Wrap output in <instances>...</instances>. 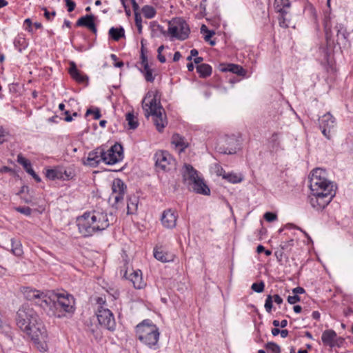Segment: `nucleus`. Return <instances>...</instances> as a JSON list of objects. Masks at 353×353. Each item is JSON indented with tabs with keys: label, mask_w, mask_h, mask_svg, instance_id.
Returning <instances> with one entry per match:
<instances>
[{
	"label": "nucleus",
	"mask_w": 353,
	"mask_h": 353,
	"mask_svg": "<svg viewBox=\"0 0 353 353\" xmlns=\"http://www.w3.org/2000/svg\"><path fill=\"white\" fill-rule=\"evenodd\" d=\"M15 321L17 327L31 338L40 351L46 350L47 330L33 308L22 305L17 312Z\"/></svg>",
	"instance_id": "1"
},
{
	"label": "nucleus",
	"mask_w": 353,
	"mask_h": 353,
	"mask_svg": "<svg viewBox=\"0 0 353 353\" xmlns=\"http://www.w3.org/2000/svg\"><path fill=\"white\" fill-rule=\"evenodd\" d=\"M326 171L322 168L312 170L310 177L311 195L310 203L316 210L324 209L336 194V186L326 178Z\"/></svg>",
	"instance_id": "2"
},
{
	"label": "nucleus",
	"mask_w": 353,
	"mask_h": 353,
	"mask_svg": "<svg viewBox=\"0 0 353 353\" xmlns=\"http://www.w3.org/2000/svg\"><path fill=\"white\" fill-rule=\"evenodd\" d=\"M45 308L49 307L52 314L61 318L67 312L72 314L74 312V299L68 293H53L48 295L44 300Z\"/></svg>",
	"instance_id": "3"
},
{
	"label": "nucleus",
	"mask_w": 353,
	"mask_h": 353,
	"mask_svg": "<svg viewBox=\"0 0 353 353\" xmlns=\"http://www.w3.org/2000/svg\"><path fill=\"white\" fill-rule=\"evenodd\" d=\"M135 330L139 340L143 343L150 347L157 344L159 338V329L151 320H143L136 326Z\"/></svg>",
	"instance_id": "4"
},
{
	"label": "nucleus",
	"mask_w": 353,
	"mask_h": 353,
	"mask_svg": "<svg viewBox=\"0 0 353 353\" xmlns=\"http://www.w3.org/2000/svg\"><path fill=\"white\" fill-rule=\"evenodd\" d=\"M350 32L342 23H337L333 30H326L325 38L327 47L332 48L338 46L340 49L350 47Z\"/></svg>",
	"instance_id": "5"
},
{
	"label": "nucleus",
	"mask_w": 353,
	"mask_h": 353,
	"mask_svg": "<svg viewBox=\"0 0 353 353\" xmlns=\"http://www.w3.org/2000/svg\"><path fill=\"white\" fill-rule=\"evenodd\" d=\"M184 181H188V185L196 194L210 195V190L204 180L199 177L197 171L190 164H185L183 168Z\"/></svg>",
	"instance_id": "6"
},
{
	"label": "nucleus",
	"mask_w": 353,
	"mask_h": 353,
	"mask_svg": "<svg viewBox=\"0 0 353 353\" xmlns=\"http://www.w3.org/2000/svg\"><path fill=\"white\" fill-rule=\"evenodd\" d=\"M90 219L89 214L87 212H84L83 215L77 217V225L80 234L83 237H90L99 231V225L97 227L94 223H92Z\"/></svg>",
	"instance_id": "7"
},
{
	"label": "nucleus",
	"mask_w": 353,
	"mask_h": 353,
	"mask_svg": "<svg viewBox=\"0 0 353 353\" xmlns=\"http://www.w3.org/2000/svg\"><path fill=\"white\" fill-rule=\"evenodd\" d=\"M89 214L90 219L92 223H94L97 227H99V231L101 232L107 229L110 224V222L113 221L114 216L112 213L109 214L110 219L108 217L107 212L102 210H93L92 211L87 212Z\"/></svg>",
	"instance_id": "8"
},
{
	"label": "nucleus",
	"mask_w": 353,
	"mask_h": 353,
	"mask_svg": "<svg viewBox=\"0 0 353 353\" xmlns=\"http://www.w3.org/2000/svg\"><path fill=\"white\" fill-rule=\"evenodd\" d=\"M151 92H148L142 101V107L145 112L144 114L146 117H148L150 114H157V112L160 110L165 112V110L160 102L159 92L156 91L151 101L149 103H145V100L148 98L151 97Z\"/></svg>",
	"instance_id": "9"
},
{
	"label": "nucleus",
	"mask_w": 353,
	"mask_h": 353,
	"mask_svg": "<svg viewBox=\"0 0 353 353\" xmlns=\"http://www.w3.org/2000/svg\"><path fill=\"white\" fill-rule=\"evenodd\" d=\"M154 159L157 170H161L167 172L175 166V160L168 151L160 150L157 152Z\"/></svg>",
	"instance_id": "10"
},
{
	"label": "nucleus",
	"mask_w": 353,
	"mask_h": 353,
	"mask_svg": "<svg viewBox=\"0 0 353 353\" xmlns=\"http://www.w3.org/2000/svg\"><path fill=\"white\" fill-rule=\"evenodd\" d=\"M97 316L99 323L101 326H103L105 328L112 332L115 330L116 322L112 312L109 309L99 306L97 310Z\"/></svg>",
	"instance_id": "11"
},
{
	"label": "nucleus",
	"mask_w": 353,
	"mask_h": 353,
	"mask_svg": "<svg viewBox=\"0 0 353 353\" xmlns=\"http://www.w3.org/2000/svg\"><path fill=\"white\" fill-rule=\"evenodd\" d=\"M123 158V148L121 144L116 143L107 151L104 150L102 161L108 165H113Z\"/></svg>",
	"instance_id": "12"
},
{
	"label": "nucleus",
	"mask_w": 353,
	"mask_h": 353,
	"mask_svg": "<svg viewBox=\"0 0 353 353\" xmlns=\"http://www.w3.org/2000/svg\"><path fill=\"white\" fill-rule=\"evenodd\" d=\"M239 140L235 136H227L224 139L223 144H219L216 149L221 154H234L236 153L237 150L239 148Z\"/></svg>",
	"instance_id": "13"
},
{
	"label": "nucleus",
	"mask_w": 353,
	"mask_h": 353,
	"mask_svg": "<svg viewBox=\"0 0 353 353\" xmlns=\"http://www.w3.org/2000/svg\"><path fill=\"white\" fill-rule=\"evenodd\" d=\"M334 123L335 119L329 112L325 114L319 119V125L321 132L327 139L331 138L330 130L334 128Z\"/></svg>",
	"instance_id": "14"
},
{
	"label": "nucleus",
	"mask_w": 353,
	"mask_h": 353,
	"mask_svg": "<svg viewBox=\"0 0 353 353\" xmlns=\"http://www.w3.org/2000/svg\"><path fill=\"white\" fill-rule=\"evenodd\" d=\"M23 292L26 299L29 301L37 300L36 303L45 308L44 300L48 299V294L29 287L24 288Z\"/></svg>",
	"instance_id": "15"
},
{
	"label": "nucleus",
	"mask_w": 353,
	"mask_h": 353,
	"mask_svg": "<svg viewBox=\"0 0 353 353\" xmlns=\"http://www.w3.org/2000/svg\"><path fill=\"white\" fill-rule=\"evenodd\" d=\"M126 188V185L121 179L117 178L113 180L112 185V195L114 196L113 206L123 200Z\"/></svg>",
	"instance_id": "16"
},
{
	"label": "nucleus",
	"mask_w": 353,
	"mask_h": 353,
	"mask_svg": "<svg viewBox=\"0 0 353 353\" xmlns=\"http://www.w3.org/2000/svg\"><path fill=\"white\" fill-rule=\"evenodd\" d=\"M103 155H104V150L101 148H97L89 152L87 159L83 160V164L94 168L97 167L102 161Z\"/></svg>",
	"instance_id": "17"
},
{
	"label": "nucleus",
	"mask_w": 353,
	"mask_h": 353,
	"mask_svg": "<svg viewBox=\"0 0 353 353\" xmlns=\"http://www.w3.org/2000/svg\"><path fill=\"white\" fill-rule=\"evenodd\" d=\"M177 216V213L172 209L164 210L161 219L162 225L167 228H174L176 224Z\"/></svg>",
	"instance_id": "18"
},
{
	"label": "nucleus",
	"mask_w": 353,
	"mask_h": 353,
	"mask_svg": "<svg viewBox=\"0 0 353 353\" xmlns=\"http://www.w3.org/2000/svg\"><path fill=\"white\" fill-rule=\"evenodd\" d=\"M219 70L221 72H230L242 77H245L247 73V71L241 65L234 63H221Z\"/></svg>",
	"instance_id": "19"
},
{
	"label": "nucleus",
	"mask_w": 353,
	"mask_h": 353,
	"mask_svg": "<svg viewBox=\"0 0 353 353\" xmlns=\"http://www.w3.org/2000/svg\"><path fill=\"white\" fill-rule=\"evenodd\" d=\"M124 276L132 283L134 288L136 289H142L145 285L142 279V272L140 270L133 271V272L130 274L129 276H128V272L125 271Z\"/></svg>",
	"instance_id": "20"
},
{
	"label": "nucleus",
	"mask_w": 353,
	"mask_h": 353,
	"mask_svg": "<svg viewBox=\"0 0 353 353\" xmlns=\"http://www.w3.org/2000/svg\"><path fill=\"white\" fill-rule=\"evenodd\" d=\"M68 72L72 78L78 83H88V77L86 74H83L80 70H78L77 65L74 61H71L70 63Z\"/></svg>",
	"instance_id": "21"
},
{
	"label": "nucleus",
	"mask_w": 353,
	"mask_h": 353,
	"mask_svg": "<svg viewBox=\"0 0 353 353\" xmlns=\"http://www.w3.org/2000/svg\"><path fill=\"white\" fill-rule=\"evenodd\" d=\"M17 162L23 167L26 172L30 174L37 182L39 183L41 181L40 176L36 174L28 159L23 157L21 154H19L17 157Z\"/></svg>",
	"instance_id": "22"
},
{
	"label": "nucleus",
	"mask_w": 353,
	"mask_h": 353,
	"mask_svg": "<svg viewBox=\"0 0 353 353\" xmlns=\"http://www.w3.org/2000/svg\"><path fill=\"white\" fill-rule=\"evenodd\" d=\"M154 256L157 260L162 263L173 261L174 258L173 254L164 251L161 248L154 249Z\"/></svg>",
	"instance_id": "23"
},
{
	"label": "nucleus",
	"mask_w": 353,
	"mask_h": 353,
	"mask_svg": "<svg viewBox=\"0 0 353 353\" xmlns=\"http://www.w3.org/2000/svg\"><path fill=\"white\" fill-rule=\"evenodd\" d=\"M177 21H179L178 26H179V40L183 41L188 38L190 29L189 27V25L186 22L185 20H184L183 18L179 17L177 19Z\"/></svg>",
	"instance_id": "24"
},
{
	"label": "nucleus",
	"mask_w": 353,
	"mask_h": 353,
	"mask_svg": "<svg viewBox=\"0 0 353 353\" xmlns=\"http://www.w3.org/2000/svg\"><path fill=\"white\" fill-rule=\"evenodd\" d=\"M176 17L168 21V30L167 31L168 35H170L172 38H175L179 40V21Z\"/></svg>",
	"instance_id": "25"
},
{
	"label": "nucleus",
	"mask_w": 353,
	"mask_h": 353,
	"mask_svg": "<svg viewBox=\"0 0 353 353\" xmlns=\"http://www.w3.org/2000/svg\"><path fill=\"white\" fill-rule=\"evenodd\" d=\"M336 336V333L333 330H325L321 336V340L325 345H327L331 347V345L334 343V340Z\"/></svg>",
	"instance_id": "26"
},
{
	"label": "nucleus",
	"mask_w": 353,
	"mask_h": 353,
	"mask_svg": "<svg viewBox=\"0 0 353 353\" xmlns=\"http://www.w3.org/2000/svg\"><path fill=\"white\" fill-rule=\"evenodd\" d=\"M163 110H159L157 114H151L154 117V122L159 132H162L167 124V121L163 117Z\"/></svg>",
	"instance_id": "27"
},
{
	"label": "nucleus",
	"mask_w": 353,
	"mask_h": 353,
	"mask_svg": "<svg viewBox=\"0 0 353 353\" xmlns=\"http://www.w3.org/2000/svg\"><path fill=\"white\" fill-rule=\"evenodd\" d=\"M274 6L279 14H287L288 9L290 7V1L289 0H275Z\"/></svg>",
	"instance_id": "28"
},
{
	"label": "nucleus",
	"mask_w": 353,
	"mask_h": 353,
	"mask_svg": "<svg viewBox=\"0 0 353 353\" xmlns=\"http://www.w3.org/2000/svg\"><path fill=\"white\" fill-rule=\"evenodd\" d=\"M172 143L176 148H180L181 151H183L188 147V143L185 142V138L177 133L172 135Z\"/></svg>",
	"instance_id": "29"
},
{
	"label": "nucleus",
	"mask_w": 353,
	"mask_h": 353,
	"mask_svg": "<svg viewBox=\"0 0 353 353\" xmlns=\"http://www.w3.org/2000/svg\"><path fill=\"white\" fill-rule=\"evenodd\" d=\"M96 19V17L93 14H86L85 16H83L80 17L77 23L76 26L79 27H85L88 28L90 26V24H92L94 23V21Z\"/></svg>",
	"instance_id": "30"
},
{
	"label": "nucleus",
	"mask_w": 353,
	"mask_h": 353,
	"mask_svg": "<svg viewBox=\"0 0 353 353\" xmlns=\"http://www.w3.org/2000/svg\"><path fill=\"white\" fill-rule=\"evenodd\" d=\"M109 37L115 41H119L121 38L125 37V30L123 27L119 28L112 27L108 32Z\"/></svg>",
	"instance_id": "31"
},
{
	"label": "nucleus",
	"mask_w": 353,
	"mask_h": 353,
	"mask_svg": "<svg viewBox=\"0 0 353 353\" xmlns=\"http://www.w3.org/2000/svg\"><path fill=\"white\" fill-rule=\"evenodd\" d=\"M150 29L151 30V37H159L157 32H159L161 34L166 37L168 36V32L165 31L163 26L159 24L157 21H153L150 23Z\"/></svg>",
	"instance_id": "32"
},
{
	"label": "nucleus",
	"mask_w": 353,
	"mask_h": 353,
	"mask_svg": "<svg viewBox=\"0 0 353 353\" xmlns=\"http://www.w3.org/2000/svg\"><path fill=\"white\" fill-rule=\"evenodd\" d=\"M212 68L207 63H201L196 66V72L201 78H207L212 74Z\"/></svg>",
	"instance_id": "33"
},
{
	"label": "nucleus",
	"mask_w": 353,
	"mask_h": 353,
	"mask_svg": "<svg viewBox=\"0 0 353 353\" xmlns=\"http://www.w3.org/2000/svg\"><path fill=\"white\" fill-rule=\"evenodd\" d=\"M139 199L136 196H131L128 200L127 210L128 214H134L138 208Z\"/></svg>",
	"instance_id": "34"
},
{
	"label": "nucleus",
	"mask_w": 353,
	"mask_h": 353,
	"mask_svg": "<svg viewBox=\"0 0 353 353\" xmlns=\"http://www.w3.org/2000/svg\"><path fill=\"white\" fill-rule=\"evenodd\" d=\"M220 175L223 176V179H226L228 181L232 183H240L243 180L241 175H238L235 173H226L224 170H221Z\"/></svg>",
	"instance_id": "35"
},
{
	"label": "nucleus",
	"mask_w": 353,
	"mask_h": 353,
	"mask_svg": "<svg viewBox=\"0 0 353 353\" xmlns=\"http://www.w3.org/2000/svg\"><path fill=\"white\" fill-rule=\"evenodd\" d=\"M11 252L17 256H21L23 254V248L20 241L15 239H11Z\"/></svg>",
	"instance_id": "36"
},
{
	"label": "nucleus",
	"mask_w": 353,
	"mask_h": 353,
	"mask_svg": "<svg viewBox=\"0 0 353 353\" xmlns=\"http://www.w3.org/2000/svg\"><path fill=\"white\" fill-rule=\"evenodd\" d=\"M46 176L50 180L63 179V171L60 169H48L46 172Z\"/></svg>",
	"instance_id": "37"
},
{
	"label": "nucleus",
	"mask_w": 353,
	"mask_h": 353,
	"mask_svg": "<svg viewBox=\"0 0 353 353\" xmlns=\"http://www.w3.org/2000/svg\"><path fill=\"white\" fill-rule=\"evenodd\" d=\"M14 46L19 52H21L28 47V42L23 36L18 35L14 40Z\"/></svg>",
	"instance_id": "38"
},
{
	"label": "nucleus",
	"mask_w": 353,
	"mask_h": 353,
	"mask_svg": "<svg viewBox=\"0 0 353 353\" xmlns=\"http://www.w3.org/2000/svg\"><path fill=\"white\" fill-rule=\"evenodd\" d=\"M125 120L128 121V128L130 130H135L139 126V121L133 112H128L125 114Z\"/></svg>",
	"instance_id": "39"
},
{
	"label": "nucleus",
	"mask_w": 353,
	"mask_h": 353,
	"mask_svg": "<svg viewBox=\"0 0 353 353\" xmlns=\"http://www.w3.org/2000/svg\"><path fill=\"white\" fill-rule=\"evenodd\" d=\"M142 12L144 17L147 19H152L156 15V10L151 6L145 5L142 9Z\"/></svg>",
	"instance_id": "40"
},
{
	"label": "nucleus",
	"mask_w": 353,
	"mask_h": 353,
	"mask_svg": "<svg viewBox=\"0 0 353 353\" xmlns=\"http://www.w3.org/2000/svg\"><path fill=\"white\" fill-rule=\"evenodd\" d=\"M148 82L152 83L154 81V76L152 74V70L148 66L140 70Z\"/></svg>",
	"instance_id": "41"
},
{
	"label": "nucleus",
	"mask_w": 353,
	"mask_h": 353,
	"mask_svg": "<svg viewBox=\"0 0 353 353\" xmlns=\"http://www.w3.org/2000/svg\"><path fill=\"white\" fill-rule=\"evenodd\" d=\"M294 246V239H291L289 241H283L280 244L279 248L283 250L288 254L290 252L292 247Z\"/></svg>",
	"instance_id": "42"
},
{
	"label": "nucleus",
	"mask_w": 353,
	"mask_h": 353,
	"mask_svg": "<svg viewBox=\"0 0 353 353\" xmlns=\"http://www.w3.org/2000/svg\"><path fill=\"white\" fill-rule=\"evenodd\" d=\"M265 347L271 353H281L280 346L274 342H268Z\"/></svg>",
	"instance_id": "43"
},
{
	"label": "nucleus",
	"mask_w": 353,
	"mask_h": 353,
	"mask_svg": "<svg viewBox=\"0 0 353 353\" xmlns=\"http://www.w3.org/2000/svg\"><path fill=\"white\" fill-rule=\"evenodd\" d=\"M274 255L276 258V260L279 263L282 264V262L283 259H285V261L288 259V254L285 253L283 250H282L281 248H279L275 252Z\"/></svg>",
	"instance_id": "44"
},
{
	"label": "nucleus",
	"mask_w": 353,
	"mask_h": 353,
	"mask_svg": "<svg viewBox=\"0 0 353 353\" xmlns=\"http://www.w3.org/2000/svg\"><path fill=\"white\" fill-rule=\"evenodd\" d=\"M90 114H93L94 119L95 120L99 119L101 117L100 110L98 108H88L85 112V117H88Z\"/></svg>",
	"instance_id": "45"
},
{
	"label": "nucleus",
	"mask_w": 353,
	"mask_h": 353,
	"mask_svg": "<svg viewBox=\"0 0 353 353\" xmlns=\"http://www.w3.org/2000/svg\"><path fill=\"white\" fill-rule=\"evenodd\" d=\"M264 288L265 283L263 281H261L260 282L254 283L251 286V289L257 293L263 292L264 291Z\"/></svg>",
	"instance_id": "46"
},
{
	"label": "nucleus",
	"mask_w": 353,
	"mask_h": 353,
	"mask_svg": "<svg viewBox=\"0 0 353 353\" xmlns=\"http://www.w3.org/2000/svg\"><path fill=\"white\" fill-rule=\"evenodd\" d=\"M265 309L268 312H271L273 307V300L271 295H268L265 302Z\"/></svg>",
	"instance_id": "47"
},
{
	"label": "nucleus",
	"mask_w": 353,
	"mask_h": 353,
	"mask_svg": "<svg viewBox=\"0 0 353 353\" xmlns=\"http://www.w3.org/2000/svg\"><path fill=\"white\" fill-rule=\"evenodd\" d=\"M15 210L18 212H20L21 214H23L26 216H30L31 214H32V209L30 208V207H28V206H24V207H21V206H19V207H17L15 208Z\"/></svg>",
	"instance_id": "48"
},
{
	"label": "nucleus",
	"mask_w": 353,
	"mask_h": 353,
	"mask_svg": "<svg viewBox=\"0 0 353 353\" xmlns=\"http://www.w3.org/2000/svg\"><path fill=\"white\" fill-rule=\"evenodd\" d=\"M263 218L268 222H272L277 219V215L274 212H267L264 214Z\"/></svg>",
	"instance_id": "49"
},
{
	"label": "nucleus",
	"mask_w": 353,
	"mask_h": 353,
	"mask_svg": "<svg viewBox=\"0 0 353 353\" xmlns=\"http://www.w3.org/2000/svg\"><path fill=\"white\" fill-rule=\"evenodd\" d=\"M134 21L136 26L137 27L139 34L142 33V19L141 14H136V17H134Z\"/></svg>",
	"instance_id": "50"
},
{
	"label": "nucleus",
	"mask_w": 353,
	"mask_h": 353,
	"mask_svg": "<svg viewBox=\"0 0 353 353\" xmlns=\"http://www.w3.org/2000/svg\"><path fill=\"white\" fill-rule=\"evenodd\" d=\"M345 343V339L341 336H336V338L334 340V343L331 345V348L334 347H341Z\"/></svg>",
	"instance_id": "51"
},
{
	"label": "nucleus",
	"mask_w": 353,
	"mask_h": 353,
	"mask_svg": "<svg viewBox=\"0 0 353 353\" xmlns=\"http://www.w3.org/2000/svg\"><path fill=\"white\" fill-rule=\"evenodd\" d=\"M42 10L44 11V17L48 21H52V18L56 16L57 13L54 10L49 12L45 7L42 8Z\"/></svg>",
	"instance_id": "52"
},
{
	"label": "nucleus",
	"mask_w": 353,
	"mask_h": 353,
	"mask_svg": "<svg viewBox=\"0 0 353 353\" xmlns=\"http://www.w3.org/2000/svg\"><path fill=\"white\" fill-rule=\"evenodd\" d=\"M68 12H72L76 7V3L73 0H64Z\"/></svg>",
	"instance_id": "53"
},
{
	"label": "nucleus",
	"mask_w": 353,
	"mask_h": 353,
	"mask_svg": "<svg viewBox=\"0 0 353 353\" xmlns=\"http://www.w3.org/2000/svg\"><path fill=\"white\" fill-rule=\"evenodd\" d=\"M301 301V298L299 295L294 294L293 296H289L288 297V302L290 304H295L297 302H299Z\"/></svg>",
	"instance_id": "54"
},
{
	"label": "nucleus",
	"mask_w": 353,
	"mask_h": 353,
	"mask_svg": "<svg viewBox=\"0 0 353 353\" xmlns=\"http://www.w3.org/2000/svg\"><path fill=\"white\" fill-rule=\"evenodd\" d=\"M285 15L286 14H280V16L279 17V26L282 28H288V24L286 22V19L285 17Z\"/></svg>",
	"instance_id": "55"
},
{
	"label": "nucleus",
	"mask_w": 353,
	"mask_h": 353,
	"mask_svg": "<svg viewBox=\"0 0 353 353\" xmlns=\"http://www.w3.org/2000/svg\"><path fill=\"white\" fill-rule=\"evenodd\" d=\"M63 178L62 179L63 180H69V179L73 178L74 174L71 170H65L63 172Z\"/></svg>",
	"instance_id": "56"
},
{
	"label": "nucleus",
	"mask_w": 353,
	"mask_h": 353,
	"mask_svg": "<svg viewBox=\"0 0 353 353\" xmlns=\"http://www.w3.org/2000/svg\"><path fill=\"white\" fill-rule=\"evenodd\" d=\"M130 1H131L132 6V8H133V10H134V17H136V14H141L139 13V6L137 3L136 0H130Z\"/></svg>",
	"instance_id": "57"
},
{
	"label": "nucleus",
	"mask_w": 353,
	"mask_h": 353,
	"mask_svg": "<svg viewBox=\"0 0 353 353\" xmlns=\"http://www.w3.org/2000/svg\"><path fill=\"white\" fill-rule=\"evenodd\" d=\"M141 63L143 68L149 66L148 57L146 54H143L142 55H141Z\"/></svg>",
	"instance_id": "58"
},
{
	"label": "nucleus",
	"mask_w": 353,
	"mask_h": 353,
	"mask_svg": "<svg viewBox=\"0 0 353 353\" xmlns=\"http://www.w3.org/2000/svg\"><path fill=\"white\" fill-rule=\"evenodd\" d=\"M305 291L304 288L302 287H296L292 290L293 294H296V295L303 294V293H305Z\"/></svg>",
	"instance_id": "59"
},
{
	"label": "nucleus",
	"mask_w": 353,
	"mask_h": 353,
	"mask_svg": "<svg viewBox=\"0 0 353 353\" xmlns=\"http://www.w3.org/2000/svg\"><path fill=\"white\" fill-rule=\"evenodd\" d=\"M215 34V32L214 30L208 31L204 37V40L205 41H208L211 39V38Z\"/></svg>",
	"instance_id": "60"
},
{
	"label": "nucleus",
	"mask_w": 353,
	"mask_h": 353,
	"mask_svg": "<svg viewBox=\"0 0 353 353\" xmlns=\"http://www.w3.org/2000/svg\"><path fill=\"white\" fill-rule=\"evenodd\" d=\"M8 133L6 132L4 129L2 128H0V144L3 143L5 141L4 137Z\"/></svg>",
	"instance_id": "61"
},
{
	"label": "nucleus",
	"mask_w": 353,
	"mask_h": 353,
	"mask_svg": "<svg viewBox=\"0 0 353 353\" xmlns=\"http://www.w3.org/2000/svg\"><path fill=\"white\" fill-rule=\"evenodd\" d=\"M64 114L65 115V117L64 118V120L66 122H71L72 121V117L70 114V112L69 110H65Z\"/></svg>",
	"instance_id": "62"
},
{
	"label": "nucleus",
	"mask_w": 353,
	"mask_h": 353,
	"mask_svg": "<svg viewBox=\"0 0 353 353\" xmlns=\"http://www.w3.org/2000/svg\"><path fill=\"white\" fill-rule=\"evenodd\" d=\"M277 135H278L277 133L274 132L272 134V138H271V141L276 146H278L279 145V142L278 141Z\"/></svg>",
	"instance_id": "63"
},
{
	"label": "nucleus",
	"mask_w": 353,
	"mask_h": 353,
	"mask_svg": "<svg viewBox=\"0 0 353 353\" xmlns=\"http://www.w3.org/2000/svg\"><path fill=\"white\" fill-rule=\"evenodd\" d=\"M273 299L274 301L278 305L281 304L283 301V299L279 294L274 295V296H272V299Z\"/></svg>",
	"instance_id": "64"
}]
</instances>
